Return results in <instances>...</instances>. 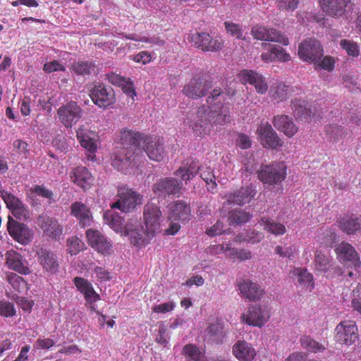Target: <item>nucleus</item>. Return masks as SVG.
Returning <instances> with one entry per match:
<instances>
[{
  "label": "nucleus",
  "instance_id": "f257e3e1",
  "mask_svg": "<svg viewBox=\"0 0 361 361\" xmlns=\"http://www.w3.org/2000/svg\"><path fill=\"white\" fill-rule=\"evenodd\" d=\"M121 140L123 145H130V149H118L112 154V166L118 171L125 172L145 159L144 152L150 160L158 162L166 156L162 142L156 137H144L138 132L123 129Z\"/></svg>",
  "mask_w": 361,
  "mask_h": 361
},
{
  "label": "nucleus",
  "instance_id": "f03ea898",
  "mask_svg": "<svg viewBox=\"0 0 361 361\" xmlns=\"http://www.w3.org/2000/svg\"><path fill=\"white\" fill-rule=\"evenodd\" d=\"M162 213L159 207L154 202H147L143 208L145 226L136 219H130L128 233L130 243L137 247H145L153 238L161 231Z\"/></svg>",
  "mask_w": 361,
  "mask_h": 361
},
{
  "label": "nucleus",
  "instance_id": "7ed1b4c3",
  "mask_svg": "<svg viewBox=\"0 0 361 361\" xmlns=\"http://www.w3.org/2000/svg\"><path fill=\"white\" fill-rule=\"evenodd\" d=\"M230 121L228 106L215 103L210 106H202L197 113L190 118L189 126L197 134L202 135L210 133L211 127L224 126Z\"/></svg>",
  "mask_w": 361,
  "mask_h": 361
},
{
  "label": "nucleus",
  "instance_id": "20e7f679",
  "mask_svg": "<svg viewBox=\"0 0 361 361\" xmlns=\"http://www.w3.org/2000/svg\"><path fill=\"white\" fill-rule=\"evenodd\" d=\"M168 219L170 221L169 227L165 230L166 235H173L176 234L180 228V223H185L191 219V210L188 204L183 201L171 202L168 206Z\"/></svg>",
  "mask_w": 361,
  "mask_h": 361
},
{
  "label": "nucleus",
  "instance_id": "39448f33",
  "mask_svg": "<svg viewBox=\"0 0 361 361\" xmlns=\"http://www.w3.org/2000/svg\"><path fill=\"white\" fill-rule=\"evenodd\" d=\"M76 137L81 147L87 152V159L91 161L96 160L95 153L99 142L97 133L85 126H80L76 131Z\"/></svg>",
  "mask_w": 361,
  "mask_h": 361
},
{
  "label": "nucleus",
  "instance_id": "423d86ee",
  "mask_svg": "<svg viewBox=\"0 0 361 361\" xmlns=\"http://www.w3.org/2000/svg\"><path fill=\"white\" fill-rule=\"evenodd\" d=\"M118 200L112 204V209L116 208L123 212H130L137 205L142 203V196L128 188H121L118 192Z\"/></svg>",
  "mask_w": 361,
  "mask_h": 361
},
{
  "label": "nucleus",
  "instance_id": "0eeeda50",
  "mask_svg": "<svg viewBox=\"0 0 361 361\" xmlns=\"http://www.w3.org/2000/svg\"><path fill=\"white\" fill-rule=\"evenodd\" d=\"M257 177L265 184H278L286 177V166L283 163L262 166L257 173Z\"/></svg>",
  "mask_w": 361,
  "mask_h": 361
},
{
  "label": "nucleus",
  "instance_id": "6e6552de",
  "mask_svg": "<svg viewBox=\"0 0 361 361\" xmlns=\"http://www.w3.org/2000/svg\"><path fill=\"white\" fill-rule=\"evenodd\" d=\"M298 55L305 61L317 63L323 56V49L319 42L310 38L300 44Z\"/></svg>",
  "mask_w": 361,
  "mask_h": 361
},
{
  "label": "nucleus",
  "instance_id": "1a4fd4ad",
  "mask_svg": "<svg viewBox=\"0 0 361 361\" xmlns=\"http://www.w3.org/2000/svg\"><path fill=\"white\" fill-rule=\"evenodd\" d=\"M335 338L341 344L350 345L358 338V330L355 322L352 320L341 322L335 329Z\"/></svg>",
  "mask_w": 361,
  "mask_h": 361
},
{
  "label": "nucleus",
  "instance_id": "9d476101",
  "mask_svg": "<svg viewBox=\"0 0 361 361\" xmlns=\"http://www.w3.org/2000/svg\"><path fill=\"white\" fill-rule=\"evenodd\" d=\"M90 96L94 104L100 108H107L116 102L112 87L103 84L94 85L90 91Z\"/></svg>",
  "mask_w": 361,
  "mask_h": 361
},
{
  "label": "nucleus",
  "instance_id": "9b49d317",
  "mask_svg": "<svg viewBox=\"0 0 361 361\" xmlns=\"http://www.w3.org/2000/svg\"><path fill=\"white\" fill-rule=\"evenodd\" d=\"M7 228L9 235L21 245H26L33 239L34 232L26 224L9 217Z\"/></svg>",
  "mask_w": 361,
  "mask_h": 361
},
{
  "label": "nucleus",
  "instance_id": "f8f14e48",
  "mask_svg": "<svg viewBox=\"0 0 361 361\" xmlns=\"http://www.w3.org/2000/svg\"><path fill=\"white\" fill-rule=\"evenodd\" d=\"M241 318L249 325L262 327L268 322L270 314L265 305H255L250 306Z\"/></svg>",
  "mask_w": 361,
  "mask_h": 361
},
{
  "label": "nucleus",
  "instance_id": "ddd939ff",
  "mask_svg": "<svg viewBox=\"0 0 361 361\" xmlns=\"http://www.w3.org/2000/svg\"><path fill=\"white\" fill-rule=\"evenodd\" d=\"M238 78L244 85L250 84L252 85L259 94H264L268 90L266 78L257 71L243 70L239 73Z\"/></svg>",
  "mask_w": 361,
  "mask_h": 361
},
{
  "label": "nucleus",
  "instance_id": "4468645a",
  "mask_svg": "<svg viewBox=\"0 0 361 361\" xmlns=\"http://www.w3.org/2000/svg\"><path fill=\"white\" fill-rule=\"evenodd\" d=\"M86 238L88 244L98 252L108 255L113 252L112 244L106 236L99 231L88 229L86 231Z\"/></svg>",
  "mask_w": 361,
  "mask_h": 361
},
{
  "label": "nucleus",
  "instance_id": "2eb2a0df",
  "mask_svg": "<svg viewBox=\"0 0 361 361\" xmlns=\"http://www.w3.org/2000/svg\"><path fill=\"white\" fill-rule=\"evenodd\" d=\"M257 133L262 145L266 148L276 149L283 145L282 140L267 122L261 123L257 128Z\"/></svg>",
  "mask_w": 361,
  "mask_h": 361
},
{
  "label": "nucleus",
  "instance_id": "dca6fc26",
  "mask_svg": "<svg viewBox=\"0 0 361 361\" xmlns=\"http://www.w3.org/2000/svg\"><path fill=\"white\" fill-rule=\"evenodd\" d=\"M251 34L255 39L258 40L278 42L285 46L289 44L288 37L273 28L255 26L252 27Z\"/></svg>",
  "mask_w": 361,
  "mask_h": 361
},
{
  "label": "nucleus",
  "instance_id": "f3484780",
  "mask_svg": "<svg viewBox=\"0 0 361 361\" xmlns=\"http://www.w3.org/2000/svg\"><path fill=\"white\" fill-rule=\"evenodd\" d=\"M57 114L61 122L67 128H71L81 117V109L75 102L61 106Z\"/></svg>",
  "mask_w": 361,
  "mask_h": 361
},
{
  "label": "nucleus",
  "instance_id": "a211bd4d",
  "mask_svg": "<svg viewBox=\"0 0 361 361\" xmlns=\"http://www.w3.org/2000/svg\"><path fill=\"white\" fill-rule=\"evenodd\" d=\"M212 87L211 82L200 76H195L184 87L183 92L185 96L196 99L202 97Z\"/></svg>",
  "mask_w": 361,
  "mask_h": 361
},
{
  "label": "nucleus",
  "instance_id": "6ab92c4d",
  "mask_svg": "<svg viewBox=\"0 0 361 361\" xmlns=\"http://www.w3.org/2000/svg\"><path fill=\"white\" fill-rule=\"evenodd\" d=\"M36 223L47 236L56 238L63 233V228L58 221L47 214L39 215Z\"/></svg>",
  "mask_w": 361,
  "mask_h": 361
},
{
  "label": "nucleus",
  "instance_id": "aec40b11",
  "mask_svg": "<svg viewBox=\"0 0 361 361\" xmlns=\"http://www.w3.org/2000/svg\"><path fill=\"white\" fill-rule=\"evenodd\" d=\"M103 219L105 224L109 225L115 232L123 236H128L130 241V235L128 233V225L130 219L124 225L123 219L111 209L104 212Z\"/></svg>",
  "mask_w": 361,
  "mask_h": 361
},
{
  "label": "nucleus",
  "instance_id": "412c9836",
  "mask_svg": "<svg viewBox=\"0 0 361 361\" xmlns=\"http://www.w3.org/2000/svg\"><path fill=\"white\" fill-rule=\"evenodd\" d=\"M262 47L267 50L261 54L262 60L265 63H271L275 61L286 62L290 60V56L286 50L276 45H272L267 43L262 44Z\"/></svg>",
  "mask_w": 361,
  "mask_h": 361
},
{
  "label": "nucleus",
  "instance_id": "4be33fe9",
  "mask_svg": "<svg viewBox=\"0 0 361 361\" xmlns=\"http://www.w3.org/2000/svg\"><path fill=\"white\" fill-rule=\"evenodd\" d=\"M350 2V0H319L322 11L334 18L344 16Z\"/></svg>",
  "mask_w": 361,
  "mask_h": 361
},
{
  "label": "nucleus",
  "instance_id": "5701e85b",
  "mask_svg": "<svg viewBox=\"0 0 361 361\" xmlns=\"http://www.w3.org/2000/svg\"><path fill=\"white\" fill-rule=\"evenodd\" d=\"M338 259L341 262H349L355 267L360 266V261L355 249L348 243L342 242L335 249Z\"/></svg>",
  "mask_w": 361,
  "mask_h": 361
},
{
  "label": "nucleus",
  "instance_id": "b1692460",
  "mask_svg": "<svg viewBox=\"0 0 361 361\" xmlns=\"http://www.w3.org/2000/svg\"><path fill=\"white\" fill-rule=\"evenodd\" d=\"M255 195V188L252 185L241 188L237 192L225 195L228 204L243 205L250 202Z\"/></svg>",
  "mask_w": 361,
  "mask_h": 361
},
{
  "label": "nucleus",
  "instance_id": "393cba45",
  "mask_svg": "<svg viewBox=\"0 0 361 361\" xmlns=\"http://www.w3.org/2000/svg\"><path fill=\"white\" fill-rule=\"evenodd\" d=\"M240 294L249 300H258L264 294V290L256 282L250 280H243L238 284Z\"/></svg>",
  "mask_w": 361,
  "mask_h": 361
},
{
  "label": "nucleus",
  "instance_id": "a878e982",
  "mask_svg": "<svg viewBox=\"0 0 361 361\" xmlns=\"http://www.w3.org/2000/svg\"><path fill=\"white\" fill-rule=\"evenodd\" d=\"M182 183L175 178H164L159 180L153 185L152 190L158 195H176L180 192Z\"/></svg>",
  "mask_w": 361,
  "mask_h": 361
},
{
  "label": "nucleus",
  "instance_id": "bb28decb",
  "mask_svg": "<svg viewBox=\"0 0 361 361\" xmlns=\"http://www.w3.org/2000/svg\"><path fill=\"white\" fill-rule=\"evenodd\" d=\"M6 263L10 269L20 274L27 275L30 273L26 259L13 250L6 253Z\"/></svg>",
  "mask_w": 361,
  "mask_h": 361
},
{
  "label": "nucleus",
  "instance_id": "cd10ccee",
  "mask_svg": "<svg viewBox=\"0 0 361 361\" xmlns=\"http://www.w3.org/2000/svg\"><path fill=\"white\" fill-rule=\"evenodd\" d=\"M232 353L239 361H252L256 355V351L252 345L240 340L233 345Z\"/></svg>",
  "mask_w": 361,
  "mask_h": 361
},
{
  "label": "nucleus",
  "instance_id": "c85d7f7f",
  "mask_svg": "<svg viewBox=\"0 0 361 361\" xmlns=\"http://www.w3.org/2000/svg\"><path fill=\"white\" fill-rule=\"evenodd\" d=\"M37 255L39 263L43 269L51 274L56 273L59 263L56 255L49 250L41 248L37 251Z\"/></svg>",
  "mask_w": 361,
  "mask_h": 361
},
{
  "label": "nucleus",
  "instance_id": "c756f323",
  "mask_svg": "<svg viewBox=\"0 0 361 361\" xmlns=\"http://www.w3.org/2000/svg\"><path fill=\"white\" fill-rule=\"evenodd\" d=\"M73 283L78 291H80L85 299V301H99L100 295L96 293L92 284L87 279L82 277H75Z\"/></svg>",
  "mask_w": 361,
  "mask_h": 361
},
{
  "label": "nucleus",
  "instance_id": "7c9ffc66",
  "mask_svg": "<svg viewBox=\"0 0 361 361\" xmlns=\"http://www.w3.org/2000/svg\"><path fill=\"white\" fill-rule=\"evenodd\" d=\"M273 124L277 130L283 133L288 137H293L298 130L289 116L286 115L275 116L273 120Z\"/></svg>",
  "mask_w": 361,
  "mask_h": 361
},
{
  "label": "nucleus",
  "instance_id": "2f4dec72",
  "mask_svg": "<svg viewBox=\"0 0 361 361\" xmlns=\"http://www.w3.org/2000/svg\"><path fill=\"white\" fill-rule=\"evenodd\" d=\"M308 104L303 100L295 99L292 102V109L294 116L304 121H311L312 118L316 116L315 112H312V106L307 107Z\"/></svg>",
  "mask_w": 361,
  "mask_h": 361
},
{
  "label": "nucleus",
  "instance_id": "473e14b6",
  "mask_svg": "<svg viewBox=\"0 0 361 361\" xmlns=\"http://www.w3.org/2000/svg\"><path fill=\"white\" fill-rule=\"evenodd\" d=\"M72 181L84 190L88 189L92 183V176L85 167L74 169L71 173Z\"/></svg>",
  "mask_w": 361,
  "mask_h": 361
},
{
  "label": "nucleus",
  "instance_id": "72a5a7b5",
  "mask_svg": "<svg viewBox=\"0 0 361 361\" xmlns=\"http://www.w3.org/2000/svg\"><path fill=\"white\" fill-rule=\"evenodd\" d=\"M71 214L77 218L82 227L88 226L92 222V214L83 203L75 202L71 205Z\"/></svg>",
  "mask_w": 361,
  "mask_h": 361
},
{
  "label": "nucleus",
  "instance_id": "f704fd0d",
  "mask_svg": "<svg viewBox=\"0 0 361 361\" xmlns=\"http://www.w3.org/2000/svg\"><path fill=\"white\" fill-rule=\"evenodd\" d=\"M337 222L341 231L348 235H353L361 228V219L355 215H345Z\"/></svg>",
  "mask_w": 361,
  "mask_h": 361
},
{
  "label": "nucleus",
  "instance_id": "c9c22d12",
  "mask_svg": "<svg viewBox=\"0 0 361 361\" xmlns=\"http://www.w3.org/2000/svg\"><path fill=\"white\" fill-rule=\"evenodd\" d=\"M314 263L315 269L322 272L327 271L333 267V260L328 250H317Z\"/></svg>",
  "mask_w": 361,
  "mask_h": 361
},
{
  "label": "nucleus",
  "instance_id": "e433bc0d",
  "mask_svg": "<svg viewBox=\"0 0 361 361\" xmlns=\"http://www.w3.org/2000/svg\"><path fill=\"white\" fill-rule=\"evenodd\" d=\"M1 197L7 207L12 211L13 215L17 216L23 214L25 212L24 205L18 198L5 190L1 192Z\"/></svg>",
  "mask_w": 361,
  "mask_h": 361
},
{
  "label": "nucleus",
  "instance_id": "4c0bfd02",
  "mask_svg": "<svg viewBox=\"0 0 361 361\" xmlns=\"http://www.w3.org/2000/svg\"><path fill=\"white\" fill-rule=\"evenodd\" d=\"M292 274L297 278L298 282L303 288L311 291L314 288L312 275L306 269L302 268H295Z\"/></svg>",
  "mask_w": 361,
  "mask_h": 361
},
{
  "label": "nucleus",
  "instance_id": "58836bf2",
  "mask_svg": "<svg viewBox=\"0 0 361 361\" xmlns=\"http://www.w3.org/2000/svg\"><path fill=\"white\" fill-rule=\"evenodd\" d=\"M86 271L92 278H95L100 283L109 281L112 276L109 271L104 267H99L95 264H89L85 267Z\"/></svg>",
  "mask_w": 361,
  "mask_h": 361
},
{
  "label": "nucleus",
  "instance_id": "ea45409f",
  "mask_svg": "<svg viewBox=\"0 0 361 361\" xmlns=\"http://www.w3.org/2000/svg\"><path fill=\"white\" fill-rule=\"evenodd\" d=\"M288 86L282 82H277L271 85L269 93L274 101L280 102L288 97Z\"/></svg>",
  "mask_w": 361,
  "mask_h": 361
},
{
  "label": "nucleus",
  "instance_id": "a19ab883",
  "mask_svg": "<svg viewBox=\"0 0 361 361\" xmlns=\"http://www.w3.org/2000/svg\"><path fill=\"white\" fill-rule=\"evenodd\" d=\"M199 169L197 164L192 161L190 164H187L180 167L176 171V176L180 177L183 181L187 183L188 181L197 175Z\"/></svg>",
  "mask_w": 361,
  "mask_h": 361
},
{
  "label": "nucleus",
  "instance_id": "79ce46f5",
  "mask_svg": "<svg viewBox=\"0 0 361 361\" xmlns=\"http://www.w3.org/2000/svg\"><path fill=\"white\" fill-rule=\"evenodd\" d=\"M201 40L202 44L200 45V49L203 51H215L221 49L223 46V41L221 39H213L207 33L203 32Z\"/></svg>",
  "mask_w": 361,
  "mask_h": 361
},
{
  "label": "nucleus",
  "instance_id": "37998d69",
  "mask_svg": "<svg viewBox=\"0 0 361 361\" xmlns=\"http://www.w3.org/2000/svg\"><path fill=\"white\" fill-rule=\"evenodd\" d=\"M260 225L263 226L264 230L275 235H283L286 231L283 224L265 217L261 219Z\"/></svg>",
  "mask_w": 361,
  "mask_h": 361
},
{
  "label": "nucleus",
  "instance_id": "c03bdc74",
  "mask_svg": "<svg viewBox=\"0 0 361 361\" xmlns=\"http://www.w3.org/2000/svg\"><path fill=\"white\" fill-rule=\"evenodd\" d=\"M183 353L188 357L185 361H204V353L192 344L184 346Z\"/></svg>",
  "mask_w": 361,
  "mask_h": 361
},
{
  "label": "nucleus",
  "instance_id": "a18cd8bd",
  "mask_svg": "<svg viewBox=\"0 0 361 361\" xmlns=\"http://www.w3.org/2000/svg\"><path fill=\"white\" fill-rule=\"evenodd\" d=\"M300 343L303 348L312 353L322 352L325 349L324 346L308 336H303L300 339Z\"/></svg>",
  "mask_w": 361,
  "mask_h": 361
},
{
  "label": "nucleus",
  "instance_id": "49530a36",
  "mask_svg": "<svg viewBox=\"0 0 361 361\" xmlns=\"http://www.w3.org/2000/svg\"><path fill=\"white\" fill-rule=\"evenodd\" d=\"M8 281L13 287V288L18 292H23L27 289V282L23 277L14 273H11L8 275Z\"/></svg>",
  "mask_w": 361,
  "mask_h": 361
},
{
  "label": "nucleus",
  "instance_id": "de8ad7c7",
  "mask_svg": "<svg viewBox=\"0 0 361 361\" xmlns=\"http://www.w3.org/2000/svg\"><path fill=\"white\" fill-rule=\"evenodd\" d=\"M67 247L68 252L73 255H77L80 251L82 250L85 247V244L78 237L73 236L68 238Z\"/></svg>",
  "mask_w": 361,
  "mask_h": 361
},
{
  "label": "nucleus",
  "instance_id": "09e8293b",
  "mask_svg": "<svg viewBox=\"0 0 361 361\" xmlns=\"http://www.w3.org/2000/svg\"><path fill=\"white\" fill-rule=\"evenodd\" d=\"M340 46L347 52L349 56L355 57L357 56L360 54L359 45L351 40L342 39L340 42Z\"/></svg>",
  "mask_w": 361,
  "mask_h": 361
},
{
  "label": "nucleus",
  "instance_id": "8fccbe9b",
  "mask_svg": "<svg viewBox=\"0 0 361 361\" xmlns=\"http://www.w3.org/2000/svg\"><path fill=\"white\" fill-rule=\"evenodd\" d=\"M123 37L129 39H132L135 42H147L156 45H163L164 41L156 37H147L145 36L141 37L135 34H131L129 35L123 36Z\"/></svg>",
  "mask_w": 361,
  "mask_h": 361
},
{
  "label": "nucleus",
  "instance_id": "3c124183",
  "mask_svg": "<svg viewBox=\"0 0 361 361\" xmlns=\"http://www.w3.org/2000/svg\"><path fill=\"white\" fill-rule=\"evenodd\" d=\"M250 218V215L249 213L238 210L231 213L229 220L232 224H242L248 221Z\"/></svg>",
  "mask_w": 361,
  "mask_h": 361
},
{
  "label": "nucleus",
  "instance_id": "603ef678",
  "mask_svg": "<svg viewBox=\"0 0 361 361\" xmlns=\"http://www.w3.org/2000/svg\"><path fill=\"white\" fill-rule=\"evenodd\" d=\"M0 314L4 317L14 316L16 314V309L13 303L0 300Z\"/></svg>",
  "mask_w": 361,
  "mask_h": 361
},
{
  "label": "nucleus",
  "instance_id": "864d4df0",
  "mask_svg": "<svg viewBox=\"0 0 361 361\" xmlns=\"http://www.w3.org/2000/svg\"><path fill=\"white\" fill-rule=\"evenodd\" d=\"M130 59L135 62L142 65L148 64L153 60L151 53L147 51H142L135 55L130 56Z\"/></svg>",
  "mask_w": 361,
  "mask_h": 361
},
{
  "label": "nucleus",
  "instance_id": "5fc2aeb1",
  "mask_svg": "<svg viewBox=\"0 0 361 361\" xmlns=\"http://www.w3.org/2000/svg\"><path fill=\"white\" fill-rule=\"evenodd\" d=\"M296 249L293 246L289 247H281L276 246L275 248V252L282 257H286L290 260H293L295 258V252Z\"/></svg>",
  "mask_w": 361,
  "mask_h": 361
},
{
  "label": "nucleus",
  "instance_id": "6e6d98bb",
  "mask_svg": "<svg viewBox=\"0 0 361 361\" xmlns=\"http://www.w3.org/2000/svg\"><path fill=\"white\" fill-rule=\"evenodd\" d=\"M229 250H231V245L229 244L214 245L208 247L206 252L211 255H216L224 252L228 257Z\"/></svg>",
  "mask_w": 361,
  "mask_h": 361
},
{
  "label": "nucleus",
  "instance_id": "4d7b16f0",
  "mask_svg": "<svg viewBox=\"0 0 361 361\" xmlns=\"http://www.w3.org/2000/svg\"><path fill=\"white\" fill-rule=\"evenodd\" d=\"M263 238V233L255 231L247 232L245 236H243V235L238 236V239L240 241H246L251 243H258L261 241Z\"/></svg>",
  "mask_w": 361,
  "mask_h": 361
},
{
  "label": "nucleus",
  "instance_id": "13d9d810",
  "mask_svg": "<svg viewBox=\"0 0 361 361\" xmlns=\"http://www.w3.org/2000/svg\"><path fill=\"white\" fill-rule=\"evenodd\" d=\"M176 306L174 301H168L166 302L161 303L153 307L152 311L155 313L166 314L173 311Z\"/></svg>",
  "mask_w": 361,
  "mask_h": 361
},
{
  "label": "nucleus",
  "instance_id": "bf43d9fd",
  "mask_svg": "<svg viewBox=\"0 0 361 361\" xmlns=\"http://www.w3.org/2000/svg\"><path fill=\"white\" fill-rule=\"evenodd\" d=\"M352 305L354 310L361 314V283L353 291Z\"/></svg>",
  "mask_w": 361,
  "mask_h": 361
},
{
  "label": "nucleus",
  "instance_id": "052dcab7",
  "mask_svg": "<svg viewBox=\"0 0 361 361\" xmlns=\"http://www.w3.org/2000/svg\"><path fill=\"white\" fill-rule=\"evenodd\" d=\"M92 63L85 61H79L73 66V70L78 75H85L90 73Z\"/></svg>",
  "mask_w": 361,
  "mask_h": 361
},
{
  "label": "nucleus",
  "instance_id": "680f3d73",
  "mask_svg": "<svg viewBox=\"0 0 361 361\" xmlns=\"http://www.w3.org/2000/svg\"><path fill=\"white\" fill-rule=\"evenodd\" d=\"M228 257L233 259L237 258L240 260H247L252 257V254L250 251L245 250L238 251L231 247Z\"/></svg>",
  "mask_w": 361,
  "mask_h": 361
},
{
  "label": "nucleus",
  "instance_id": "e2e57ef3",
  "mask_svg": "<svg viewBox=\"0 0 361 361\" xmlns=\"http://www.w3.org/2000/svg\"><path fill=\"white\" fill-rule=\"evenodd\" d=\"M43 70L46 73H49L54 72V71H65V65L58 61L54 60V61H49V62H47L46 63H44Z\"/></svg>",
  "mask_w": 361,
  "mask_h": 361
},
{
  "label": "nucleus",
  "instance_id": "0e129e2a",
  "mask_svg": "<svg viewBox=\"0 0 361 361\" xmlns=\"http://www.w3.org/2000/svg\"><path fill=\"white\" fill-rule=\"evenodd\" d=\"M323 235L324 239H321V243L325 244L326 246H331L336 240L337 235L334 229L331 228L326 229Z\"/></svg>",
  "mask_w": 361,
  "mask_h": 361
},
{
  "label": "nucleus",
  "instance_id": "69168bd1",
  "mask_svg": "<svg viewBox=\"0 0 361 361\" xmlns=\"http://www.w3.org/2000/svg\"><path fill=\"white\" fill-rule=\"evenodd\" d=\"M201 177L207 185H210V186L208 188V190H214L216 188V178L212 170H207L202 172Z\"/></svg>",
  "mask_w": 361,
  "mask_h": 361
},
{
  "label": "nucleus",
  "instance_id": "338daca9",
  "mask_svg": "<svg viewBox=\"0 0 361 361\" xmlns=\"http://www.w3.org/2000/svg\"><path fill=\"white\" fill-rule=\"evenodd\" d=\"M169 337L166 334V327L164 323H161L159 326V334L156 336V341L162 345L166 346Z\"/></svg>",
  "mask_w": 361,
  "mask_h": 361
},
{
  "label": "nucleus",
  "instance_id": "774afa93",
  "mask_svg": "<svg viewBox=\"0 0 361 361\" xmlns=\"http://www.w3.org/2000/svg\"><path fill=\"white\" fill-rule=\"evenodd\" d=\"M225 27H226V32L228 34H230L238 39H240L243 37L242 30L238 25L235 24L233 23L226 22Z\"/></svg>",
  "mask_w": 361,
  "mask_h": 361
}]
</instances>
